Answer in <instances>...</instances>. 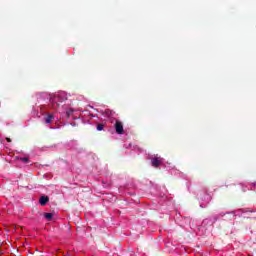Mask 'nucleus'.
Wrapping results in <instances>:
<instances>
[{
	"instance_id": "obj_1",
	"label": "nucleus",
	"mask_w": 256,
	"mask_h": 256,
	"mask_svg": "<svg viewBox=\"0 0 256 256\" xmlns=\"http://www.w3.org/2000/svg\"><path fill=\"white\" fill-rule=\"evenodd\" d=\"M114 129L118 135H123L125 133V130L123 129V122L119 120H116Z\"/></svg>"
},
{
	"instance_id": "obj_2",
	"label": "nucleus",
	"mask_w": 256,
	"mask_h": 256,
	"mask_svg": "<svg viewBox=\"0 0 256 256\" xmlns=\"http://www.w3.org/2000/svg\"><path fill=\"white\" fill-rule=\"evenodd\" d=\"M161 163H163L162 158H152L151 159L152 167H159L161 165Z\"/></svg>"
},
{
	"instance_id": "obj_3",
	"label": "nucleus",
	"mask_w": 256,
	"mask_h": 256,
	"mask_svg": "<svg viewBox=\"0 0 256 256\" xmlns=\"http://www.w3.org/2000/svg\"><path fill=\"white\" fill-rule=\"evenodd\" d=\"M51 101L53 109H59V96H55Z\"/></svg>"
},
{
	"instance_id": "obj_4",
	"label": "nucleus",
	"mask_w": 256,
	"mask_h": 256,
	"mask_svg": "<svg viewBox=\"0 0 256 256\" xmlns=\"http://www.w3.org/2000/svg\"><path fill=\"white\" fill-rule=\"evenodd\" d=\"M40 205H42V207H45V205H47V203H49V197L48 196H41L40 200H39Z\"/></svg>"
},
{
	"instance_id": "obj_5",
	"label": "nucleus",
	"mask_w": 256,
	"mask_h": 256,
	"mask_svg": "<svg viewBox=\"0 0 256 256\" xmlns=\"http://www.w3.org/2000/svg\"><path fill=\"white\" fill-rule=\"evenodd\" d=\"M54 119L55 116H53V114H49L44 118V121L47 125H49V123H52Z\"/></svg>"
},
{
	"instance_id": "obj_6",
	"label": "nucleus",
	"mask_w": 256,
	"mask_h": 256,
	"mask_svg": "<svg viewBox=\"0 0 256 256\" xmlns=\"http://www.w3.org/2000/svg\"><path fill=\"white\" fill-rule=\"evenodd\" d=\"M44 217L48 221H51V219H53V213H44Z\"/></svg>"
},
{
	"instance_id": "obj_7",
	"label": "nucleus",
	"mask_w": 256,
	"mask_h": 256,
	"mask_svg": "<svg viewBox=\"0 0 256 256\" xmlns=\"http://www.w3.org/2000/svg\"><path fill=\"white\" fill-rule=\"evenodd\" d=\"M104 127H105L104 124H98L96 129H97V131H103Z\"/></svg>"
},
{
	"instance_id": "obj_8",
	"label": "nucleus",
	"mask_w": 256,
	"mask_h": 256,
	"mask_svg": "<svg viewBox=\"0 0 256 256\" xmlns=\"http://www.w3.org/2000/svg\"><path fill=\"white\" fill-rule=\"evenodd\" d=\"M20 161H23V163H29V158L23 157V158H20Z\"/></svg>"
},
{
	"instance_id": "obj_9",
	"label": "nucleus",
	"mask_w": 256,
	"mask_h": 256,
	"mask_svg": "<svg viewBox=\"0 0 256 256\" xmlns=\"http://www.w3.org/2000/svg\"><path fill=\"white\" fill-rule=\"evenodd\" d=\"M66 114H67L68 117H71V115H73V110L72 109L68 110L66 112Z\"/></svg>"
},
{
	"instance_id": "obj_10",
	"label": "nucleus",
	"mask_w": 256,
	"mask_h": 256,
	"mask_svg": "<svg viewBox=\"0 0 256 256\" xmlns=\"http://www.w3.org/2000/svg\"><path fill=\"white\" fill-rule=\"evenodd\" d=\"M6 141H7L8 143H11V138H6Z\"/></svg>"
}]
</instances>
